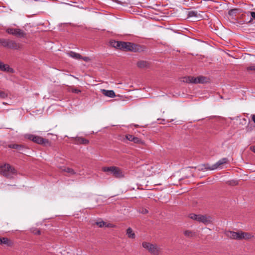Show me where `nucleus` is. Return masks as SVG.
I'll return each mask as SVG.
<instances>
[{
  "instance_id": "1",
  "label": "nucleus",
  "mask_w": 255,
  "mask_h": 255,
  "mask_svg": "<svg viewBox=\"0 0 255 255\" xmlns=\"http://www.w3.org/2000/svg\"><path fill=\"white\" fill-rule=\"evenodd\" d=\"M110 45L117 49L124 51L136 52L139 51L141 49L139 45L129 42L112 40L110 41Z\"/></svg>"
},
{
  "instance_id": "2",
  "label": "nucleus",
  "mask_w": 255,
  "mask_h": 255,
  "mask_svg": "<svg viewBox=\"0 0 255 255\" xmlns=\"http://www.w3.org/2000/svg\"><path fill=\"white\" fill-rule=\"evenodd\" d=\"M188 217L193 220L204 224L205 225L212 224L213 222V217L208 215L195 214L191 213L188 215Z\"/></svg>"
},
{
  "instance_id": "3",
  "label": "nucleus",
  "mask_w": 255,
  "mask_h": 255,
  "mask_svg": "<svg viewBox=\"0 0 255 255\" xmlns=\"http://www.w3.org/2000/svg\"><path fill=\"white\" fill-rule=\"evenodd\" d=\"M0 173L8 178H11L16 174L15 169L9 164H4L0 166Z\"/></svg>"
},
{
  "instance_id": "4",
  "label": "nucleus",
  "mask_w": 255,
  "mask_h": 255,
  "mask_svg": "<svg viewBox=\"0 0 255 255\" xmlns=\"http://www.w3.org/2000/svg\"><path fill=\"white\" fill-rule=\"evenodd\" d=\"M142 246L153 255H159L161 251V248L157 244H153L146 242H142Z\"/></svg>"
},
{
  "instance_id": "5",
  "label": "nucleus",
  "mask_w": 255,
  "mask_h": 255,
  "mask_svg": "<svg viewBox=\"0 0 255 255\" xmlns=\"http://www.w3.org/2000/svg\"><path fill=\"white\" fill-rule=\"evenodd\" d=\"M102 170L104 172H110L116 178H121L124 176L122 170L117 167H104Z\"/></svg>"
},
{
  "instance_id": "6",
  "label": "nucleus",
  "mask_w": 255,
  "mask_h": 255,
  "mask_svg": "<svg viewBox=\"0 0 255 255\" xmlns=\"http://www.w3.org/2000/svg\"><path fill=\"white\" fill-rule=\"evenodd\" d=\"M26 138L39 144H46L49 143L48 139H45L41 136L28 134L25 135Z\"/></svg>"
},
{
  "instance_id": "7",
  "label": "nucleus",
  "mask_w": 255,
  "mask_h": 255,
  "mask_svg": "<svg viewBox=\"0 0 255 255\" xmlns=\"http://www.w3.org/2000/svg\"><path fill=\"white\" fill-rule=\"evenodd\" d=\"M6 32L9 34H12L18 38L25 37L26 35L25 32L19 28H8L6 30Z\"/></svg>"
},
{
  "instance_id": "8",
  "label": "nucleus",
  "mask_w": 255,
  "mask_h": 255,
  "mask_svg": "<svg viewBox=\"0 0 255 255\" xmlns=\"http://www.w3.org/2000/svg\"><path fill=\"white\" fill-rule=\"evenodd\" d=\"M8 48L18 50L21 48V45L15 41L8 39Z\"/></svg>"
},
{
  "instance_id": "9",
  "label": "nucleus",
  "mask_w": 255,
  "mask_h": 255,
  "mask_svg": "<svg viewBox=\"0 0 255 255\" xmlns=\"http://www.w3.org/2000/svg\"><path fill=\"white\" fill-rule=\"evenodd\" d=\"M126 138L129 141H132L135 143L143 144L144 142L138 137L134 136L131 134H127L126 135Z\"/></svg>"
},
{
  "instance_id": "10",
  "label": "nucleus",
  "mask_w": 255,
  "mask_h": 255,
  "mask_svg": "<svg viewBox=\"0 0 255 255\" xmlns=\"http://www.w3.org/2000/svg\"><path fill=\"white\" fill-rule=\"evenodd\" d=\"M228 162V159L227 158H223L214 164V167L215 169L217 168H222L223 165L227 163Z\"/></svg>"
},
{
  "instance_id": "11",
  "label": "nucleus",
  "mask_w": 255,
  "mask_h": 255,
  "mask_svg": "<svg viewBox=\"0 0 255 255\" xmlns=\"http://www.w3.org/2000/svg\"><path fill=\"white\" fill-rule=\"evenodd\" d=\"M13 244L12 241L7 238H0V245H5L7 247H11Z\"/></svg>"
},
{
  "instance_id": "12",
  "label": "nucleus",
  "mask_w": 255,
  "mask_h": 255,
  "mask_svg": "<svg viewBox=\"0 0 255 255\" xmlns=\"http://www.w3.org/2000/svg\"><path fill=\"white\" fill-rule=\"evenodd\" d=\"M0 70L2 71L8 72L13 73V70L12 68H10L8 65L0 62Z\"/></svg>"
},
{
  "instance_id": "13",
  "label": "nucleus",
  "mask_w": 255,
  "mask_h": 255,
  "mask_svg": "<svg viewBox=\"0 0 255 255\" xmlns=\"http://www.w3.org/2000/svg\"><path fill=\"white\" fill-rule=\"evenodd\" d=\"M136 65L139 68H144L149 67V63L146 61L140 60L137 62Z\"/></svg>"
},
{
  "instance_id": "14",
  "label": "nucleus",
  "mask_w": 255,
  "mask_h": 255,
  "mask_svg": "<svg viewBox=\"0 0 255 255\" xmlns=\"http://www.w3.org/2000/svg\"><path fill=\"white\" fill-rule=\"evenodd\" d=\"M8 147L10 148L16 149L20 152L24 148L23 145L17 144H9L8 145Z\"/></svg>"
},
{
  "instance_id": "15",
  "label": "nucleus",
  "mask_w": 255,
  "mask_h": 255,
  "mask_svg": "<svg viewBox=\"0 0 255 255\" xmlns=\"http://www.w3.org/2000/svg\"><path fill=\"white\" fill-rule=\"evenodd\" d=\"M102 93L107 97H110V98H113L116 96L115 93L114 91L113 90H106L105 89H103L102 90Z\"/></svg>"
},
{
  "instance_id": "16",
  "label": "nucleus",
  "mask_w": 255,
  "mask_h": 255,
  "mask_svg": "<svg viewBox=\"0 0 255 255\" xmlns=\"http://www.w3.org/2000/svg\"><path fill=\"white\" fill-rule=\"evenodd\" d=\"M67 55H69L70 57L75 59L80 60L82 58V56L80 54L76 53L74 51L68 52L67 53Z\"/></svg>"
},
{
  "instance_id": "17",
  "label": "nucleus",
  "mask_w": 255,
  "mask_h": 255,
  "mask_svg": "<svg viewBox=\"0 0 255 255\" xmlns=\"http://www.w3.org/2000/svg\"><path fill=\"white\" fill-rule=\"evenodd\" d=\"M254 237V236L252 233L242 231V240H249Z\"/></svg>"
},
{
  "instance_id": "18",
  "label": "nucleus",
  "mask_w": 255,
  "mask_h": 255,
  "mask_svg": "<svg viewBox=\"0 0 255 255\" xmlns=\"http://www.w3.org/2000/svg\"><path fill=\"white\" fill-rule=\"evenodd\" d=\"M126 234L128 237V238L130 239H135V235L133 232L132 229L131 228H128L126 231Z\"/></svg>"
},
{
  "instance_id": "19",
  "label": "nucleus",
  "mask_w": 255,
  "mask_h": 255,
  "mask_svg": "<svg viewBox=\"0 0 255 255\" xmlns=\"http://www.w3.org/2000/svg\"><path fill=\"white\" fill-rule=\"evenodd\" d=\"M225 235L229 238L233 240H235L236 232L231 231H226L225 232Z\"/></svg>"
},
{
  "instance_id": "20",
  "label": "nucleus",
  "mask_w": 255,
  "mask_h": 255,
  "mask_svg": "<svg viewBox=\"0 0 255 255\" xmlns=\"http://www.w3.org/2000/svg\"><path fill=\"white\" fill-rule=\"evenodd\" d=\"M208 82V78L203 76H199L197 77V83H205Z\"/></svg>"
},
{
  "instance_id": "21",
  "label": "nucleus",
  "mask_w": 255,
  "mask_h": 255,
  "mask_svg": "<svg viewBox=\"0 0 255 255\" xmlns=\"http://www.w3.org/2000/svg\"><path fill=\"white\" fill-rule=\"evenodd\" d=\"M185 236L188 238H192L196 236V233L194 231L190 230H185L184 232Z\"/></svg>"
},
{
  "instance_id": "22",
  "label": "nucleus",
  "mask_w": 255,
  "mask_h": 255,
  "mask_svg": "<svg viewBox=\"0 0 255 255\" xmlns=\"http://www.w3.org/2000/svg\"><path fill=\"white\" fill-rule=\"evenodd\" d=\"M8 39L0 38V45L8 48Z\"/></svg>"
},
{
  "instance_id": "23",
  "label": "nucleus",
  "mask_w": 255,
  "mask_h": 255,
  "mask_svg": "<svg viewBox=\"0 0 255 255\" xmlns=\"http://www.w3.org/2000/svg\"><path fill=\"white\" fill-rule=\"evenodd\" d=\"M203 168L202 169H206V170H213L215 169L214 167V164L212 165H210L208 163L204 164L202 165Z\"/></svg>"
},
{
  "instance_id": "24",
  "label": "nucleus",
  "mask_w": 255,
  "mask_h": 255,
  "mask_svg": "<svg viewBox=\"0 0 255 255\" xmlns=\"http://www.w3.org/2000/svg\"><path fill=\"white\" fill-rule=\"evenodd\" d=\"M77 141L78 143L83 144H87L89 142V141L88 139L83 137H79L77 139Z\"/></svg>"
},
{
  "instance_id": "25",
  "label": "nucleus",
  "mask_w": 255,
  "mask_h": 255,
  "mask_svg": "<svg viewBox=\"0 0 255 255\" xmlns=\"http://www.w3.org/2000/svg\"><path fill=\"white\" fill-rule=\"evenodd\" d=\"M235 240H242V231L236 232Z\"/></svg>"
},
{
  "instance_id": "26",
  "label": "nucleus",
  "mask_w": 255,
  "mask_h": 255,
  "mask_svg": "<svg viewBox=\"0 0 255 255\" xmlns=\"http://www.w3.org/2000/svg\"><path fill=\"white\" fill-rule=\"evenodd\" d=\"M31 231L34 235H39L41 234L40 230L37 228H32L31 229Z\"/></svg>"
},
{
  "instance_id": "27",
  "label": "nucleus",
  "mask_w": 255,
  "mask_h": 255,
  "mask_svg": "<svg viewBox=\"0 0 255 255\" xmlns=\"http://www.w3.org/2000/svg\"><path fill=\"white\" fill-rule=\"evenodd\" d=\"M188 16L189 17H197V12L194 11H191L188 12Z\"/></svg>"
},
{
  "instance_id": "28",
  "label": "nucleus",
  "mask_w": 255,
  "mask_h": 255,
  "mask_svg": "<svg viewBox=\"0 0 255 255\" xmlns=\"http://www.w3.org/2000/svg\"><path fill=\"white\" fill-rule=\"evenodd\" d=\"M187 82L191 83H197V77H189Z\"/></svg>"
},
{
  "instance_id": "29",
  "label": "nucleus",
  "mask_w": 255,
  "mask_h": 255,
  "mask_svg": "<svg viewBox=\"0 0 255 255\" xmlns=\"http://www.w3.org/2000/svg\"><path fill=\"white\" fill-rule=\"evenodd\" d=\"M64 171L67 173H70L71 174H75V172L74 170L70 168L67 167L64 169Z\"/></svg>"
},
{
  "instance_id": "30",
  "label": "nucleus",
  "mask_w": 255,
  "mask_h": 255,
  "mask_svg": "<svg viewBox=\"0 0 255 255\" xmlns=\"http://www.w3.org/2000/svg\"><path fill=\"white\" fill-rule=\"evenodd\" d=\"M247 71H255V64H251L246 68Z\"/></svg>"
},
{
  "instance_id": "31",
  "label": "nucleus",
  "mask_w": 255,
  "mask_h": 255,
  "mask_svg": "<svg viewBox=\"0 0 255 255\" xmlns=\"http://www.w3.org/2000/svg\"><path fill=\"white\" fill-rule=\"evenodd\" d=\"M96 225H97L99 227L102 228L106 225V223L104 221L97 222L96 223Z\"/></svg>"
},
{
  "instance_id": "32",
  "label": "nucleus",
  "mask_w": 255,
  "mask_h": 255,
  "mask_svg": "<svg viewBox=\"0 0 255 255\" xmlns=\"http://www.w3.org/2000/svg\"><path fill=\"white\" fill-rule=\"evenodd\" d=\"M6 97V94L4 92L0 91V98H4Z\"/></svg>"
},
{
  "instance_id": "33",
  "label": "nucleus",
  "mask_w": 255,
  "mask_h": 255,
  "mask_svg": "<svg viewBox=\"0 0 255 255\" xmlns=\"http://www.w3.org/2000/svg\"><path fill=\"white\" fill-rule=\"evenodd\" d=\"M81 59H83L84 61L88 62L90 60V58L88 57H83L82 56V58Z\"/></svg>"
},
{
  "instance_id": "34",
  "label": "nucleus",
  "mask_w": 255,
  "mask_h": 255,
  "mask_svg": "<svg viewBox=\"0 0 255 255\" xmlns=\"http://www.w3.org/2000/svg\"><path fill=\"white\" fill-rule=\"evenodd\" d=\"M72 92L73 93L79 94L81 92V91L78 89H72Z\"/></svg>"
},
{
  "instance_id": "35",
  "label": "nucleus",
  "mask_w": 255,
  "mask_h": 255,
  "mask_svg": "<svg viewBox=\"0 0 255 255\" xmlns=\"http://www.w3.org/2000/svg\"><path fill=\"white\" fill-rule=\"evenodd\" d=\"M140 212L142 213V214H147L148 211V210L146 209H142L141 210H140Z\"/></svg>"
},
{
  "instance_id": "36",
  "label": "nucleus",
  "mask_w": 255,
  "mask_h": 255,
  "mask_svg": "<svg viewBox=\"0 0 255 255\" xmlns=\"http://www.w3.org/2000/svg\"><path fill=\"white\" fill-rule=\"evenodd\" d=\"M251 15L253 18L255 19V12H254V11L251 12Z\"/></svg>"
},
{
  "instance_id": "37",
  "label": "nucleus",
  "mask_w": 255,
  "mask_h": 255,
  "mask_svg": "<svg viewBox=\"0 0 255 255\" xmlns=\"http://www.w3.org/2000/svg\"><path fill=\"white\" fill-rule=\"evenodd\" d=\"M250 149L251 150L254 152V153H255V146H251L250 147Z\"/></svg>"
},
{
  "instance_id": "38",
  "label": "nucleus",
  "mask_w": 255,
  "mask_h": 255,
  "mask_svg": "<svg viewBox=\"0 0 255 255\" xmlns=\"http://www.w3.org/2000/svg\"><path fill=\"white\" fill-rule=\"evenodd\" d=\"M252 119L253 122L255 123V115H252Z\"/></svg>"
},
{
  "instance_id": "39",
  "label": "nucleus",
  "mask_w": 255,
  "mask_h": 255,
  "mask_svg": "<svg viewBox=\"0 0 255 255\" xmlns=\"http://www.w3.org/2000/svg\"><path fill=\"white\" fill-rule=\"evenodd\" d=\"M134 127H137L138 126V125H134Z\"/></svg>"
}]
</instances>
